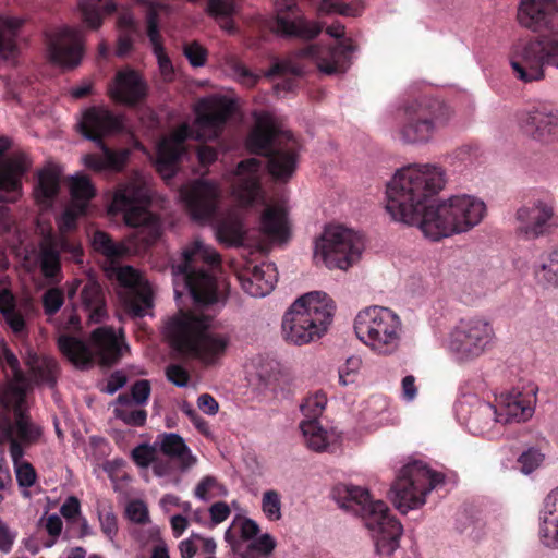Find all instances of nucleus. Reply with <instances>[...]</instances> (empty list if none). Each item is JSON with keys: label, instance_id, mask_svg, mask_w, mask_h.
I'll return each mask as SVG.
<instances>
[{"label": "nucleus", "instance_id": "nucleus-1", "mask_svg": "<svg viewBox=\"0 0 558 558\" xmlns=\"http://www.w3.org/2000/svg\"><path fill=\"white\" fill-rule=\"evenodd\" d=\"M557 12L558 0H519L518 24L533 33L546 32L512 45L509 60L518 80L538 82L545 78L546 65L558 69V26L551 21Z\"/></svg>", "mask_w": 558, "mask_h": 558}, {"label": "nucleus", "instance_id": "nucleus-2", "mask_svg": "<svg viewBox=\"0 0 558 558\" xmlns=\"http://www.w3.org/2000/svg\"><path fill=\"white\" fill-rule=\"evenodd\" d=\"M557 12L558 0H519L518 24L533 33L546 32L512 45L509 60L518 80L538 82L545 78L546 65L558 69V26L551 21Z\"/></svg>", "mask_w": 558, "mask_h": 558}, {"label": "nucleus", "instance_id": "nucleus-3", "mask_svg": "<svg viewBox=\"0 0 558 558\" xmlns=\"http://www.w3.org/2000/svg\"><path fill=\"white\" fill-rule=\"evenodd\" d=\"M557 12L558 0H519L518 24L533 33L546 32L512 45L509 60L518 80L538 82L545 78L546 65L558 69V26L551 21Z\"/></svg>", "mask_w": 558, "mask_h": 558}, {"label": "nucleus", "instance_id": "nucleus-4", "mask_svg": "<svg viewBox=\"0 0 558 558\" xmlns=\"http://www.w3.org/2000/svg\"><path fill=\"white\" fill-rule=\"evenodd\" d=\"M149 187L141 174L133 175L121 183L113 195L111 209L121 211L124 221L137 229L123 242L114 243L104 231L94 232L92 243L94 248L109 258L140 254L160 236V222L147 209Z\"/></svg>", "mask_w": 558, "mask_h": 558}, {"label": "nucleus", "instance_id": "nucleus-5", "mask_svg": "<svg viewBox=\"0 0 558 558\" xmlns=\"http://www.w3.org/2000/svg\"><path fill=\"white\" fill-rule=\"evenodd\" d=\"M445 170L435 163H411L398 169L386 184V210L395 221L422 230L428 202L446 185Z\"/></svg>", "mask_w": 558, "mask_h": 558}, {"label": "nucleus", "instance_id": "nucleus-6", "mask_svg": "<svg viewBox=\"0 0 558 558\" xmlns=\"http://www.w3.org/2000/svg\"><path fill=\"white\" fill-rule=\"evenodd\" d=\"M234 110V102L226 96L211 95L202 98L196 107V119L193 128L181 124L169 136L162 138L157 148V170L165 178L174 175L175 165L183 154L184 141L216 138L222 131L226 121Z\"/></svg>", "mask_w": 558, "mask_h": 558}, {"label": "nucleus", "instance_id": "nucleus-7", "mask_svg": "<svg viewBox=\"0 0 558 558\" xmlns=\"http://www.w3.org/2000/svg\"><path fill=\"white\" fill-rule=\"evenodd\" d=\"M219 264V254L202 240L195 239L183 248L180 260L171 267L175 296L187 291L199 305L221 302L225 284L216 277Z\"/></svg>", "mask_w": 558, "mask_h": 558}, {"label": "nucleus", "instance_id": "nucleus-8", "mask_svg": "<svg viewBox=\"0 0 558 558\" xmlns=\"http://www.w3.org/2000/svg\"><path fill=\"white\" fill-rule=\"evenodd\" d=\"M332 498L340 508L363 519L378 557L389 558L397 550L403 529L383 500H373L366 488L351 484L336 485Z\"/></svg>", "mask_w": 558, "mask_h": 558}, {"label": "nucleus", "instance_id": "nucleus-9", "mask_svg": "<svg viewBox=\"0 0 558 558\" xmlns=\"http://www.w3.org/2000/svg\"><path fill=\"white\" fill-rule=\"evenodd\" d=\"M251 151L268 157V171L278 181L287 182L294 174L301 145L290 131L282 130L274 117L262 112L247 137Z\"/></svg>", "mask_w": 558, "mask_h": 558}, {"label": "nucleus", "instance_id": "nucleus-10", "mask_svg": "<svg viewBox=\"0 0 558 558\" xmlns=\"http://www.w3.org/2000/svg\"><path fill=\"white\" fill-rule=\"evenodd\" d=\"M210 323L208 315L180 311L166 322L163 332L175 351L209 363L222 354L230 342L226 335L208 333Z\"/></svg>", "mask_w": 558, "mask_h": 558}, {"label": "nucleus", "instance_id": "nucleus-11", "mask_svg": "<svg viewBox=\"0 0 558 558\" xmlns=\"http://www.w3.org/2000/svg\"><path fill=\"white\" fill-rule=\"evenodd\" d=\"M335 311V302L327 293H304L290 305L282 317L283 338L296 345L319 339L331 325Z\"/></svg>", "mask_w": 558, "mask_h": 558}, {"label": "nucleus", "instance_id": "nucleus-12", "mask_svg": "<svg viewBox=\"0 0 558 558\" xmlns=\"http://www.w3.org/2000/svg\"><path fill=\"white\" fill-rule=\"evenodd\" d=\"M486 211V204L481 198L453 195L425 211L422 232L432 241L465 233L483 221Z\"/></svg>", "mask_w": 558, "mask_h": 558}, {"label": "nucleus", "instance_id": "nucleus-13", "mask_svg": "<svg viewBox=\"0 0 558 558\" xmlns=\"http://www.w3.org/2000/svg\"><path fill=\"white\" fill-rule=\"evenodd\" d=\"M353 328L356 338L377 355L389 356L401 348L403 323L400 315L389 307L371 305L360 310Z\"/></svg>", "mask_w": 558, "mask_h": 558}, {"label": "nucleus", "instance_id": "nucleus-14", "mask_svg": "<svg viewBox=\"0 0 558 558\" xmlns=\"http://www.w3.org/2000/svg\"><path fill=\"white\" fill-rule=\"evenodd\" d=\"M403 120L397 129L399 141L404 144L429 143L434 135L445 128L452 117L451 109L434 99H415L402 108Z\"/></svg>", "mask_w": 558, "mask_h": 558}, {"label": "nucleus", "instance_id": "nucleus-15", "mask_svg": "<svg viewBox=\"0 0 558 558\" xmlns=\"http://www.w3.org/2000/svg\"><path fill=\"white\" fill-rule=\"evenodd\" d=\"M496 341L493 323L483 316L460 319L449 331L446 349L459 363H471L489 351Z\"/></svg>", "mask_w": 558, "mask_h": 558}, {"label": "nucleus", "instance_id": "nucleus-16", "mask_svg": "<svg viewBox=\"0 0 558 558\" xmlns=\"http://www.w3.org/2000/svg\"><path fill=\"white\" fill-rule=\"evenodd\" d=\"M444 482V475L420 460L407 463L395 481L391 501L402 513L417 509L426 502V496Z\"/></svg>", "mask_w": 558, "mask_h": 558}, {"label": "nucleus", "instance_id": "nucleus-17", "mask_svg": "<svg viewBox=\"0 0 558 558\" xmlns=\"http://www.w3.org/2000/svg\"><path fill=\"white\" fill-rule=\"evenodd\" d=\"M93 350L81 339L61 335L58 339V347L62 354L75 366L86 367L92 363L93 352L97 354L100 362L106 365L116 363L128 350L123 338L118 336L111 327L102 326L92 332Z\"/></svg>", "mask_w": 558, "mask_h": 558}, {"label": "nucleus", "instance_id": "nucleus-18", "mask_svg": "<svg viewBox=\"0 0 558 558\" xmlns=\"http://www.w3.org/2000/svg\"><path fill=\"white\" fill-rule=\"evenodd\" d=\"M364 248L360 234L342 226H328L315 242L314 256L329 269L347 270L356 263Z\"/></svg>", "mask_w": 558, "mask_h": 558}, {"label": "nucleus", "instance_id": "nucleus-19", "mask_svg": "<svg viewBox=\"0 0 558 558\" xmlns=\"http://www.w3.org/2000/svg\"><path fill=\"white\" fill-rule=\"evenodd\" d=\"M108 276L119 283L118 294L125 310L134 317L150 314L154 306V290L147 279L132 266H118Z\"/></svg>", "mask_w": 558, "mask_h": 558}, {"label": "nucleus", "instance_id": "nucleus-20", "mask_svg": "<svg viewBox=\"0 0 558 558\" xmlns=\"http://www.w3.org/2000/svg\"><path fill=\"white\" fill-rule=\"evenodd\" d=\"M85 37L82 29L62 26L48 40V56L52 63L63 69H74L82 62Z\"/></svg>", "mask_w": 558, "mask_h": 558}, {"label": "nucleus", "instance_id": "nucleus-21", "mask_svg": "<svg viewBox=\"0 0 558 558\" xmlns=\"http://www.w3.org/2000/svg\"><path fill=\"white\" fill-rule=\"evenodd\" d=\"M270 29L282 37H300L311 39L316 37L322 26L307 21L295 0H277L276 16L269 25Z\"/></svg>", "mask_w": 558, "mask_h": 558}, {"label": "nucleus", "instance_id": "nucleus-22", "mask_svg": "<svg viewBox=\"0 0 558 558\" xmlns=\"http://www.w3.org/2000/svg\"><path fill=\"white\" fill-rule=\"evenodd\" d=\"M263 165L256 158L239 162L236 169L228 174L232 195L243 206L264 201V191L260 185Z\"/></svg>", "mask_w": 558, "mask_h": 558}, {"label": "nucleus", "instance_id": "nucleus-23", "mask_svg": "<svg viewBox=\"0 0 558 558\" xmlns=\"http://www.w3.org/2000/svg\"><path fill=\"white\" fill-rule=\"evenodd\" d=\"M515 220L517 234L524 240L544 236L557 226L553 206L543 201L520 207Z\"/></svg>", "mask_w": 558, "mask_h": 558}, {"label": "nucleus", "instance_id": "nucleus-24", "mask_svg": "<svg viewBox=\"0 0 558 558\" xmlns=\"http://www.w3.org/2000/svg\"><path fill=\"white\" fill-rule=\"evenodd\" d=\"M218 196V186L204 180L187 183L180 190V197L192 219L199 222H206L213 218L217 208Z\"/></svg>", "mask_w": 558, "mask_h": 558}, {"label": "nucleus", "instance_id": "nucleus-25", "mask_svg": "<svg viewBox=\"0 0 558 558\" xmlns=\"http://www.w3.org/2000/svg\"><path fill=\"white\" fill-rule=\"evenodd\" d=\"M523 132L538 142H550L558 134V110L545 106H534L519 116Z\"/></svg>", "mask_w": 558, "mask_h": 558}, {"label": "nucleus", "instance_id": "nucleus-26", "mask_svg": "<svg viewBox=\"0 0 558 558\" xmlns=\"http://www.w3.org/2000/svg\"><path fill=\"white\" fill-rule=\"evenodd\" d=\"M536 392V386L529 385L523 391L512 389L501 395L497 405L500 424L524 422L531 418L535 410Z\"/></svg>", "mask_w": 558, "mask_h": 558}, {"label": "nucleus", "instance_id": "nucleus-27", "mask_svg": "<svg viewBox=\"0 0 558 558\" xmlns=\"http://www.w3.org/2000/svg\"><path fill=\"white\" fill-rule=\"evenodd\" d=\"M356 47L351 39H345L337 46L323 49L318 46H310L302 51L305 57H311L316 61L320 72L325 74H337L348 70Z\"/></svg>", "mask_w": 558, "mask_h": 558}, {"label": "nucleus", "instance_id": "nucleus-28", "mask_svg": "<svg viewBox=\"0 0 558 558\" xmlns=\"http://www.w3.org/2000/svg\"><path fill=\"white\" fill-rule=\"evenodd\" d=\"M11 147V140L0 136V190L19 193L22 178L31 168V160L23 151H15L7 158L3 154Z\"/></svg>", "mask_w": 558, "mask_h": 558}, {"label": "nucleus", "instance_id": "nucleus-29", "mask_svg": "<svg viewBox=\"0 0 558 558\" xmlns=\"http://www.w3.org/2000/svg\"><path fill=\"white\" fill-rule=\"evenodd\" d=\"M70 252L77 259L82 254L78 244L63 236L48 235L40 245L39 264L44 277L50 281H59L61 266L60 253Z\"/></svg>", "mask_w": 558, "mask_h": 558}, {"label": "nucleus", "instance_id": "nucleus-30", "mask_svg": "<svg viewBox=\"0 0 558 558\" xmlns=\"http://www.w3.org/2000/svg\"><path fill=\"white\" fill-rule=\"evenodd\" d=\"M81 288V306L90 323H100L107 316L105 293L100 284L93 278L75 279L68 284V296L72 299Z\"/></svg>", "mask_w": 558, "mask_h": 558}, {"label": "nucleus", "instance_id": "nucleus-31", "mask_svg": "<svg viewBox=\"0 0 558 558\" xmlns=\"http://www.w3.org/2000/svg\"><path fill=\"white\" fill-rule=\"evenodd\" d=\"M122 126V117L104 107L87 109L78 122L82 134L95 143L102 142L104 136L118 132Z\"/></svg>", "mask_w": 558, "mask_h": 558}, {"label": "nucleus", "instance_id": "nucleus-32", "mask_svg": "<svg viewBox=\"0 0 558 558\" xmlns=\"http://www.w3.org/2000/svg\"><path fill=\"white\" fill-rule=\"evenodd\" d=\"M147 7V36L153 46L154 54L157 58L159 71L166 81H170L173 76V65L167 56L162 46L161 36L159 33L158 14L161 12L168 13L169 7L159 0H146Z\"/></svg>", "mask_w": 558, "mask_h": 558}, {"label": "nucleus", "instance_id": "nucleus-33", "mask_svg": "<svg viewBox=\"0 0 558 558\" xmlns=\"http://www.w3.org/2000/svg\"><path fill=\"white\" fill-rule=\"evenodd\" d=\"M238 280L245 293L253 298H263L274 290L277 269L271 263L248 266L238 274Z\"/></svg>", "mask_w": 558, "mask_h": 558}, {"label": "nucleus", "instance_id": "nucleus-34", "mask_svg": "<svg viewBox=\"0 0 558 558\" xmlns=\"http://www.w3.org/2000/svg\"><path fill=\"white\" fill-rule=\"evenodd\" d=\"M260 236L270 243H286L291 236L287 210L281 205H267L258 220Z\"/></svg>", "mask_w": 558, "mask_h": 558}, {"label": "nucleus", "instance_id": "nucleus-35", "mask_svg": "<svg viewBox=\"0 0 558 558\" xmlns=\"http://www.w3.org/2000/svg\"><path fill=\"white\" fill-rule=\"evenodd\" d=\"M109 94L116 101L135 105L145 98L147 84L136 71L126 68L117 72Z\"/></svg>", "mask_w": 558, "mask_h": 558}, {"label": "nucleus", "instance_id": "nucleus-36", "mask_svg": "<svg viewBox=\"0 0 558 558\" xmlns=\"http://www.w3.org/2000/svg\"><path fill=\"white\" fill-rule=\"evenodd\" d=\"M155 447L173 462L181 473H185L198 462L197 457L177 433H161L157 436Z\"/></svg>", "mask_w": 558, "mask_h": 558}, {"label": "nucleus", "instance_id": "nucleus-37", "mask_svg": "<svg viewBox=\"0 0 558 558\" xmlns=\"http://www.w3.org/2000/svg\"><path fill=\"white\" fill-rule=\"evenodd\" d=\"M465 424L472 434L494 435L501 425L497 405L483 400H475L465 420Z\"/></svg>", "mask_w": 558, "mask_h": 558}, {"label": "nucleus", "instance_id": "nucleus-38", "mask_svg": "<svg viewBox=\"0 0 558 558\" xmlns=\"http://www.w3.org/2000/svg\"><path fill=\"white\" fill-rule=\"evenodd\" d=\"M539 538L543 545L558 548V486L544 499L539 514Z\"/></svg>", "mask_w": 558, "mask_h": 558}, {"label": "nucleus", "instance_id": "nucleus-39", "mask_svg": "<svg viewBox=\"0 0 558 558\" xmlns=\"http://www.w3.org/2000/svg\"><path fill=\"white\" fill-rule=\"evenodd\" d=\"M14 415V423L8 420L0 422V442L11 438H16L25 445L35 442L41 435L40 427L34 424L22 409H17Z\"/></svg>", "mask_w": 558, "mask_h": 558}, {"label": "nucleus", "instance_id": "nucleus-40", "mask_svg": "<svg viewBox=\"0 0 558 558\" xmlns=\"http://www.w3.org/2000/svg\"><path fill=\"white\" fill-rule=\"evenodd\" d=\"M61 171L57 166L48 165L38 172L34 187V198L43 209L50 208L60 190Z\"/></svg>", "mask_w": 558, "mask_h": 558}, {"label": "nucleus", "instance_id": "nucleus-41", "mask_svg": "<svg viewBox=\"0 0 558 558\" xmlns=\"http://www.w3.org/2000/svg\"><path fill=\"white\" fill-rule=\"evenodd\" d=\"M217 240L227 246L243 244L246 230L242 217L234 210L218 217L214 225Z\"/></svg>", "mask_w": 558, "mask_h": 558}, {"label": "nucleus", "instance_id": "nucleus-42", "mask_svg": "<svg viewBox=\"0 0 558 558\" xmlns=\"http://www.w3.org/2000/svg\"><path fill=\"white\" fill-rule=\"evenodd\" d=\"M97 146L101 149V155H86L83 158L84 165L93 169L95 171H104V170H116L119 171L125 165L130 150L122 149L119 151H113L109 149L104 142L96 143Z\"/></svg>", "mask_w": 558, "mask_h": 558}, {"label": "nucleus", "instance_id": "nucleus-43", "mask_svg": "<svg viewBox=\"0 0 558 558\" xmlns=\"http://www.w3.org/2000/svg\"><path fill=\"white\" fill-rule=\"evenodd\" d=\"M113 413L116 418L130 426H143L147 418L146 411L140 404L134 403L126 395L118 397Z\"/></svg>", "mask_w": 558, "mask_h": 558}, {"label": "nucleus", "instance_id": "nucleus-44", "mask_svg": "<svg viewBox=\"0 0 558 558\" xmlns=\"http://www.w3.org/2000/svg\"><path fill=\"white\" fill-rule=\"evenodd\" d=\"M26 363L38 383L54 386L58 373V363L54 359L28 354Z\"/></svg>", "mask_w": 558, "mask_h": 558}, {"label": "nucleus", "instance_id": "nucleus-45", "mask_svg": "<svg viewBox=\"0 0 558 558\" xmlns=\"http://www.w3.org/2000/svg\"><path fill=\"white\" fill-rule=\"evenodd\" d=\"M206 12L223 31L228 33L234 31L233 15L238 12V0H208Z\"/></svg>", "mask_w": 558, "mask_h": 558}, {"label": "nucleus", "instance_id": "nucleus-46", "mask_svg": "<svg viewBox=\"0 0 558 558\" xmlns=\"http://www.w3.org/2000/svg\"><path fill=\"white\" fill-rule=\"evenodd\" d=\"M156 449L158 447L142 444L132 450V459L141 468H147L153 463V472L158 477L169 476L172 473V466L169 462L155 461Z\"/></svg>", "mask_w": 558, "mask_h": 558}, {"label": "nucleus", "instance_id": "nucleus-47", "mask_svg": "<svg viewBox=\"0 0 558 558\" xmlns=\"http://www.w3.org/2000/svg\"><path fill=\"white\" fill-rule=\"evenodd\" d=\"M71 204L78 213H85L89 201L95 196V187L90 180L85 175L77 173L70 180Z\"/></svg>", "mask_w": 558, "mask_h": 558}, {"label": "nucleus", "instance_id": "nucleus-48", "mask_svg": "<svg viewBox=\"0 0 558 558\" xmlns=\"http://www.w3.org/2000/svg\"><path fill=\"white\" fill-rule=\"evenodd\" d=\"M0 312L15 335H23L25 332V320L21 312L16 308L15 299L13 294L3 289L0 291Z\"/></svg>", "mask_w": 558, "mask_h": 558}, {"label": "nucleus", "instance_id": "nucleus-49", "mask_svg": "<svg viewBox=\"0 0 558 558\" xmlns=\"http://www.w3.org/2000/svg\"><path fill=\"white\" fill-rule=\"evenodd\" d=\"M83 22L92 29H97L102 23L104 13H111L116 10L112 1L87 0L78 5Z\"/></svg>", "mask_w": 558, "mask_h": 558}, {"label": "nucleus", "instance_id": "nucleus-50", "mask_svg": "<svg viewBox=\"0 0 558 558\" xmlns=\"http://www.w3.org/2000/svg\"><path fill=\"white\" fill-rule=\"evenodd\" d=\"M306 446L314 451H324L330 444V435L318 421L304 420L300 423Z\"/></svg>", "mask_w": 558, "mask_h": 558}, {"label": "nucleus", "instance_id": "nucleus-51", "mask_svg": "<svg viewBox=\"0 0 558 558\" xmlns=\"http://www.w3.org/2000/svg\"><path fill=\"white\" fill-rule=\"evenodd\" d=\"M28 387L29 383L24 374L11 376V380L2 395V401L12 407L14 412L22 409Z\"/></svg>", "mask_w": 558, "mask_h": 558}, {"label": "nucleus", "instance_id": "nucleus-52", "mask_svg": "<svg viewBox=\"0 0 558 558\" xmlns=\"http://www.w3.org/2000/svg\"><path fill=\"white\" fill-rule=\"evenodd\" d=\"M21 25L22 20L19 17L0 16V52H13L15 37Z\"/></svg>", "mask_w": 558, "mask_h": 558}, {"label": "nucleus", "instance_id": "nucleus-53", "mask_svg": "<svg viewBox=\"0 0 558 558\" xmlns=\"http://www.w3.org/2000/svg\"><path fill=\"white\" fill-rule=\"evenodd\" d=\"M536 276L547 286L558 288V250L544 256L536 269Z\"/></svg>", "mask_w": 558, "mask_h": 558}, {"label": "nucleus", "instance_id": "nucleus-54", "mask_svg": "<svg viewBox=\"0 0 558 558\" xmlns=\"http://www.w3.org/2000/svg\"><path fill=\"white\" fill-rule=\"evenodd\" d=\"M119 24L121 27V34L118 38L116 54L123 57L131 51L133 46L134 22L131 15L125 14L120 17Z\"/></svg>", "mask_w": 558, "mask_h": 558}, {"label": "nucleus", "instance_id": "nucleus-55", "mask_svg": "<svg viewBox=\"0 0 558 558\" xmlns=\"http://www.w3.org/2000/svg\"><path fill=\"white\" fill-rule=\"evenodd\" d=\"M97 517L102 533L110 542H113L118 534V522L112 508L99 502L97 505Z\"/></svg>", "mask_w": 558, "mask_h": 558}, {"label": "nucleus", "instance_id": "nucleus-56", "mask_svg": "<svg viewBox=\"0 0 558 558\" xmlns=\"http://www.w3.org/2000/svg\"><path fill=\"white\" fill-rule=\"evenodd\" d=\"M262 510L269 521H278L281 519V498L278 492L269 489L263 494Z\"/></svg>", "mask_w": 558, "mask_h": 558}, {"label": "nucleus", "instance_id": "nucleus-57", "mask_svg": "<svg viewBox=\"0 0 558 558\" xmlns=\"http://www.w3.org/2000/svg\"><path fill=\"white\" fill-rule=\"evenodd\" d=\"M327 404V398L324 393H315L307 397L301 404V411L305 420H315L323 414Z\"/></svg>", "mask_w": 558, "mask_h": 558}, {"label": "nucleus", "instance_id": "nucleus-58", "mask_svg": "<svg viewBox=\"0 0 558 558\" xmlns=\"http://www.w3.org/2000/svg\"><path fill=\"white\" fill-rule=\"evenodd\" d=\"M22 194V187L20 189L19 193L15 194L12 191H1L0 190V229L3 231H9L12 226V221L10 218V209L2 205V203H14L19 199V197Z\"/></svg>", "mask_w": 558, "mask_h": 558}, {"label": "nucleus", "instance_id": "nucleus-59", "mask_svg": "<svg viewBox=\"0 0 558 558\" xmlns=\"http://www.w3.org/2000/svg\"><path fill=\"white\" fill-rule=\"evenodd\" d=\"M183 52L192 66H203L206 62L207 51L197 41L186 43L183 46Z\"/></svg>", "mask_w": 558, "mask_h": 558}, {"label": "nucleus", "instance_id": "nucleus-60", "mask_svg": "<svg viewBox=\"0 0 558 558\" xmlns=\"http://www.w3.org/2000/svg\"><path fill=\"white\" fill-rule=\"evenodd\" d=\"M543 459L544 456L538 450L529 449L523 452L518 460L521 472L526 475L532 473L542 464Z\"/></svg>", "mask_w": 558, "mask_h": 558}, {"label": "nucleus", "instance_id": "nucleus-61", "mask_svg": "<svg viewBox=\"0 0 558 558\" xmlns=\"http://www.w3.org/2000/svg\"><path fill=\"white\" fill-rule=\"evenodd\" d=\"M362 360L359 356H350L339 368V380L343 386L354 381V377L360 371Z\"/></svg>", "mask_w": 558, "mask_h": 558}, {"label": "nucleus", "instance_id": "nucleus-62", "mask_svg": "<svg viewBox=\"0 0 558 558\" xmlns=\"http://www.w3.org/2000/svg\"><path fill=\"white\" fill-rule=\"evenodd\" d=\"M135 539L143 546L148 544H157L162 541L160 536V529L157 525L141 526L133 531Z\"/></svg>", "mask_w": 558, "mask_h": 558}, {"label": "nucleus", "instance_id": "nucleus-63", "mask_svg": "<svg viewBox=\"0 0 558 558\" xmlns=\"http://www.w3.org/2000/svg\"><path fill=\"white\" fill-rule=\"evenodd\" d=\"M277 546L276 539L268 533L262 534L252 541L248 546L250 550L256 551L260 556H269Z\"/></svg>", "mask_w": 558, "mask_h": 558}, {"label": "nucleus", "instance_id": "nucleus-64", "mask_svg": "<svg viewBox=\"0 0 558 558\" xmlns=\"http://www.w3.org/2000/svg\"><path fill=\"white\" fill-rule=\"evenodd\" d=\"M45 313L48 315L56 314L63 304V294L59 289H49L43 296Z\"/></svg>", "mask_w": 558, "mask_h": 558}]
</instances>
